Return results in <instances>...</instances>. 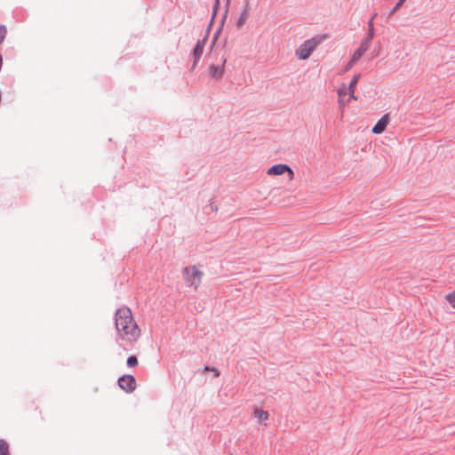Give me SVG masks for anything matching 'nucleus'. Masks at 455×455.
Returning <instances> with one entry per match:
<instances>
[{
    "label": "nucleus",
    "mask_w": 455,
    "mask_h": 455,
    "mask_svg": "<svg viewBox=\"0 0 455 455\" xmlns=\"http://www.w3.org/2000/svg\"><path fill=\"white\" fill-rule=\"evenodd\" d=\"M284 173L288 174V180L292 181L294 179L293 171L287 164H278L271 166L267 171V174L268 176H279Z\"/></svg>",
    "instance_id": "obj_4"
},
{
    "label": "nucleus",
    "mask_w": 455,
    "mask_h": 455,
    "mask_svg": "<svg viewBox=\"0 0 455 455\" xmlns=\"http://www.w3.org/2000/svg\"><path fill=\"white\" fill-rule=\"evenodd\" d=\"M369 41H363L359 48L354 52L352 58L354 60H359L360 58L369 50Z\"/></svg>",
    "instance_id": "obj_9"
},
{
    "label": "nucleus",
    "mask_w": 455,
    "mask_h": 455,
    "mask_svg": "<svg viewBox=\"0 0 455 455\" xmlns=\"http://www.w3.org/2000/svg\"><path fill=\"white\" fill-rule=\"evenodd\" d=\"M6 27L4 25H0V44L3 43L5 36H6Z\"/></svg>",
    "instance_id": "obj_19"
},
{
    "label": "nucleus",
    "mask_w": 455,
    "mask_h": 455,
    "mask_svg": "<svg viewBox=\"0 0 455 455\" xmlns=\"http://www.w3.org/2000/svg\"><path fill=\"white\" fill-rule=\"evenodd\" d=\"M356 61L357 60H354V58H351V60L347 63L345 70L347 71L348 69H350L355 64Z\"/></svg>",
    "instance_id": "obj_21"
},
{
    "label": "nucleus",
    "mask_w": 455,
    "mask_h": 455,
    "mask_svg": "<svg viewBox=\"0 0 455 455\" xmlns=\"http://www.w3.org/2000/svg\"><path fill=\"white\" fill-rule=\"evenodd\" d=\"M184 274L186 275V281L192 283H200L204 275V273L195 266L185 267Z\"/></svg>",
    "instance_id": "obj_5"
},
{
    "label": "nucleus",
    "mask_w": 455,
    "mask_h": 455,
    "mask_svg": "<svg viewBox=\"0 0 455 455\" xmlns=\"http://www.w3.org/2000/svg\"><path fill=\"white\" fill-rule=\"evenodd\" d=\"M348 99H349V100H357V97L355 95V92H349V98Z\"/></svg>",
    "instance_id": "obj_22"
},
{
    "label": "nucleus",
    "mask_w": 455,
    "mask_h": 455,
    "mask_svg": "<svg viewBox=\"0 0 455 455\" xmlns=\"http://www.w3.org/2000/svg\"><path fill=\"white\" fill-rule=\"evenodd\" d=\"M204 371H209V372L212 371L215 378H217V377H219L220 375V371L217 368L212 367V366H209V365H205L204 367Z\"/></svg>",
    "instance_id": "obj_17"
},
{
    "label": "nucleus",
    "mask_w": 455,
    "mask_h": 455,
    "mask_svg": "<svg viewBox=\"0 0 455 455\" xmlns=\"http://www.w3.org/2000/svg\"><path fill=\"white\" fill-rule=\"evenodd\" d=\"M325 39V36H318L302 43L296 50V56L299 60H307L309 58L315 49Z\"/></svg>",
    "instance_id": "obj_2"
},
{
    "label": "nucleus",
    "mask_w": 455,
    "mask_h": 455,
    "mask_svg": "<svg viewBox=\"0 0 455 455\" xmlns=\"http://www.w3.org/2000/svg\"><path fill=\"white\" fill-rule=\"evenodd\" d=\"M360 76H361L360 74H357L353 77V79L350 82L349 86H348L349 92H353L355 91V86L360 79Z\"/></svg>",
    "instance_id": "obj_14"
},
{
    "label": "nucleus",
    "mask_w": 455,
    "mask_h": 455,
    "mask_svg": "<svg viewBox=\"0 0 455 455\" xmlns=\"http://www.w3.org/2000/svg\"><path fill=\"white\" fill-rule=\"evenodd\" d=\"M248 16H249L248 9L243 10V12L241 13V16H240V18L238 19V21H237V26L239 28H241L244 24V22L246 21Z\"/></svg>",
    "instance_id": "obj_15"
},
{
    "label": "nucleus",
    "mask_w": 455,
    "mask_h": 455,
    "mask_svg": "<svg viewBox=\"0 0 455 455\" xmlns=\"http://www.w3.org/2000/svg\"><path fill=\"white\" fill-rule=\"evenodd\" d=\"M205 43H206V38L205 37L204 39H202V40L197 42V44H196V47L194 49V52H193L194 65H196V62L201 58V56L203 54V52H204V48Z\"/></svg>",
    "instance_id": "obj_7"
},
{
    "label": "nucleus",
    "mask_w": 455,
    "mask_h": 455,
    "mask_svg": "<svg viewBox=\"0 0 455 455\" xmlns=\"http://www.w3.org/2000/svg\"><path fill=\"white\" fill-rule=\"evenodd\" d=\"M339 104V108L343 110L345 107L349 103V99H345L346 91L344 88H340L338 91Z\"/></svg>",
    "instance_id": "obj_10"
},
{
    "label": "nucleus",
    "mask_w": 455,
    "mask_h": 455,
    "mask_svg": "<svg viewBox=\"0 0 455 455\" xmlns=\"http://www.w3.org/2000/svg\"><path fill=\"white\" fill-rule=\"evenodd\" d=\"M216 4H217V5L219 4V0H216Z\"/></svg>",
    "instance_id": "obj_23"
},
{
    "label": "nucleus",
    "mask_w": 455,
    "mask_h": 455,
    "mask_svg": "<svg viewBox=\"0 0 455 455\" xmlns=\"http://www.w3.org/2000/svg\"><path fill=\"white\" fill-rule=\"evenodd\" d=\"M405 0H399V2H397V4H395V6L393 8V10L391 11L390 14H393L395 13L399 8L400 6L403 4V3L404 2Z\"/></svg>",
    "instance_id": "obj_20"
},
{
    "label": "nucleus",
    "mask_w": 455,
    "mask_h": 455,
    "mask_svg": "<svg viewBox=\"0 0 455 455\" xmlns=\"http://www.w3.org/2000/svg\"><path fill=\"white\" fill-rule=\"evenodd\" d=\"M375 16H376V14H374V16L372 17V19L369 22L368 36L363 40V41H369V45H371V40H372V38L374 36L373 19H374Z\"/></svg>",
    "instance_id": "obj_12"
},
{
    "label": "nucleus",
    "mask_w": 455,
    "mask_h": 455,
    "mask_svg": "<svg viewBox=\"0 0 455 455\" xmlns=\"http://www.w3.org/2000/svg\"><path fill=\"white\" fill-rule=\"evenodd\" d=\"M139 363L138 358L136 355H130L126 360V364L128 367H136Z\"/></svg>",
    "instance_id": "obj_16"
},
{
    "label": "nucleus",
    "mask_w": 455,
    "mask_h": 455,
    "mask_svg": "<svg viewBox=\"0 0 455 455\" xmlns=\"http://www.w3.org/2000/svg\"><path fill=\"white\" fill-rule=\"evenodd\" d=\"M445 298L451 307L455 308V291L448 293Z\"/></svg>",
    "instance_id": "obj_18"
},
{
    "label": "nucleus",
    "mask_w": 455,
    "mask_h": 455,
    "mask_svg": "<svg viewBox=\"0 0 455 455\" xmlns=\"http://www.w3.org/2000/svg\"><path fill=\"white\" fill-rule=\"evenodd\" d=\"M118 387L125 393H132L137 387L136 379L133 375L124 374L117 379Z\"/></svg>",
    "instance_id": "obj_3"
},
{
    "label": "nucleus",
    "mask_w": 455,
    "mask_h": 455,
    "mask_svg": "<svg viewBox=\"0 0 455 455\" xmlns=\"http://www.w3.org/2000/svg\"><path fill=\"white\" fill-rule=\"evenodd\" d=\"M268 416H269L268 412L262 409L256 408L254 410V417L257 418V419L259 423H262L263 421L267 420Z\"/></svg>",
    "instance_id": "obj_11"
},
{
    "label": "nucleus",
    "mask_w": 455,
    "mask_h": 455,
    "mask_svg": "<svg viewBox=\"0 0 455 455\" xmlns=\"http://www.w3.org/2000/svg\"><path fill=\"white\" fill-rule=\"evenodd\" d=\"M389 114L384 115L373 126L372 132L375 134L382 133L389 124Z\"/></svg>",
    "instance_id": "obj_6"
},
{
    "label": "nucleus",
    "mask_w": 455,
    "mask_h": 455,
    "mask_svg": "<svg viewBox=\"0 0 455 455\" xmlns=\"http://www.w3.org/2000/svg\"><path fill=\"white\" fill-rule=\"evenodd\" d=\"M226 60H223L222 65L220 67L212 65L210 67V75L212 78L219 79L222 76L224 73Z\"/></svg>",
    "instance_id": "obj_8"
},
{
    "label": "nucleus",
    "mask_w": 455,
    "mask_h": 455,
    "mask_svg": "<svg viewBox=\"0 0 455 455\" xmlns=\"http://www.w3.org/2000/svg\"><path fill=\"white\" fill-rule=\"evenodd\" d=\"M115 324L123 339L134 342L140 336V330L133 319L132 311L127 307L118 308L115 314Z\"/></svg>",
    "instance_id": "obj_1"
},
{
    "label": "nucleus",
    "mask_w": 455,
    "mask_h": 455,
    "mask_svg": "<svg viewBox=\"0 0 455 455\" xmlns=\"http://www.w3.org/2000/svg\"><path fill=\"white\" fill-rule=\"evenodd\" d=\"M0 455H10L9 444L4 439H0Z\"/></svg>",
    "instance_id": "obj_13"
}]
</instances>
